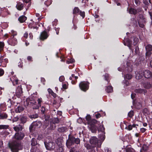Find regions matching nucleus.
I'll use <instances>...</instances> for the list:
<instances>
[{
	"label": "nucleus",
	"mask_w": 152,
	"mask_h": 152,
	"mask_svg": "<svg viewBox=\"0 0 152 152\" xmlns=\"http://www.w3.org/2000/svg\"><path fill=\"white\" fill-rule=\"evenodd\" d=\"M27 117L25 116H20V123L23 124L25 123L27 121Z\"/></svg>",
	"instance_id": "nucleus-27"
},
{
	"label": "nucleus",
	"mask_w": 152,
	"mask_h": 152,
	"mask_svg": "<svg viewBox=\"0 0 152 152\" xmlns=\"http://www.w3.org/2000/svg\"><path fill=\"white\" fill-rule=\"evenodd\" d=\"M126 152H135L134 150L132 148L127 147L126 148Z\"/></svg>",
	"instance_id": "nucleus-39"
},
{
	"label": "nucleus",
	"mask_w": 152,
	"mask_h": 152,
	"mask_svg": "<svg viewBox=\"0 0 152 152\" xmlns=\"http://www.w3.org/2000/svg\"><path fill=\"white\" fill-rule=\"evenodd\" d=\"M24 110V108L21 106L18 107L15 109V111L16 113H20Z\"/></svg>",
	"instance_id": "nucleus-33"
},
{
	"label": "nucleus",
	"mask_w": 152,
	"mask_h": 152,
	"mask_svg": "<svg viewBox=\"0 0 152 152\" xmlns=\"http://www.w3.org/2000/svg\"><path fill=\"white\" fill-rule=\"evenodd\" d=\"M31 22H30L28 25V26L29 28H35L37 27L36 25L37 23H38L37 22H35L31 20Z\"/></svg>",
	"instance_id": "nucleus-21"
},
{
	"label": "nucleus",
	"mask_w": 152,
	"mask_h": 152,
	"mask_svg": "<svg viewBox=\"0 0 152 152\" xmlns=\"http://www.w3.org/2000/svg\"><path fill=\"white\" fill-rule=\"evenodd\" d=\"M23 2L26 4L25 5V7L26 10H27L31 5V0H22Z\"/></svg>",
	"instance_id": "nucleus-22"
},
{
	"label": "nucleus",
	"mask_w": 152,
	"mask_h": 152,
	"mask_svg": "<svg viewBox=\"0 0 152 152\" xmlns=\"http://www.w3.org/2000/svg\"><path fill=\"white\" fill-rule=\"evenodd\" d=\"M80 140L78 138H75L73 137H71L69 138L67 141L66 145L68 146H70L74 143L79 144L80 143Z\"/></svg>",
	"instance_id": "nucleus-4"
},
{
	"label": "nucleus",
	"mask_w": 152,
	"mask_h": 152,
	"mask_svg": "<svg viewBox=\"0 0 152 152\" xmlns=\"http://www.w3.org/2000/svg\"><path fill=\"white\" fill-rule=\"evenodd\" d=\"M9 126L8 125H0V129H6L8 128Z\"/></svg>",
	"instance_id": "nucleus-41"
},
{
	"label": "nucleus",
	"mask_w": 152,
	"mask_h": 152,
	"mask_svg": "<svg viewBox=\"0 0 152 152\" xmlns=\"http://www.w3.org/2000/svg\"><path fill=\"white\" fill-rule=\"evenodd\" d=\"M104 128L103 127L102 125H101L99 126V127L98 129L99 132L100 133V132H104Z\"/></svg>",
	"instance_id": "nucleus-37"
},
{
	"label": "nucleus",
	"mask_w": 152,
	"mask_h": 152,
	"mask_svg": "<svg viewBox=\"0 0 152 152\" xmlns=\"http://www.w3.org/2000/svg\"><path fill=\"white\" fill-rule=\"evenodd\" d=\"M143 3L145 5H148L149 4L147 0L146 1L145 0H143Z\"/></svg>",
	"instance_id": "nucleus-64"
},
{
	"label": "nucleus",
	"mask_w": 152,
	"mask_h": 152,
	"mask_svg": "<svg viewBox=\"0 0 152 152\" xmlns=\"http://www.w3.org/2000/svg\"><path fill=\"white\" fill-rule=\"evenodd\" d=\"M38 117V115L37 114H35L34 115H31L29 117L31 118H37Z\"/></svg>",
	"instance_id": "nucleus-52"
},
{
	"label": "nucleus",
	"mask_w": 152,
	"mask_h": 152,
	"mask_svg": "<svg viewBox=\"0 0 152 152\" xmlns=\"http://www.w3.org/2000/svg\"><path fill=\"white\" fill-rule=\"evenodd\" d=\"M57 20H55L53 22V26L54 25H56V24L57 23Z\"/></svg>",
	"instance_id": "nucleus-62"
},
{
	"label": "nucleus",
	"mask_w": 152,
	"mask_h": 152,
	"mask_svg": "<svg viewBox=\"0 0 152 152\" xmlns=\"http://www.w3.org/2000/svg\"><path fill=\"white\" fill-rule=\"evenodd\" d=\"M4 73V70L1 68H0V76H2Z\"/></svg>",
	"instance_id": "nucleus-56"
},
{
	"label": "nucleus",
	"mask_w": 152,
	"mask_h": 152,
	"mask_svg": "<svg viewBox=\"0 0 152 152\" xmlns=\"http://www.w3.org/2000/svg\"><path fill=\"white\" fill-rule=\"evenodd\" d=\"M79 14L83 18L85 16V13L84 12H82L81 11H80L79 12Z\"/></svg>",
	"instance_id": "nucleus-48"
},
{
	"label": "nucleus",
	"mask_w": 152,
	"mask_h": 152,
	"mask_svg": "<svg viewBox=\"0 0 152 152\" xmlns=\"http://www.w3.org/2000/svg\"><path fill=\"white\" fill-rule=\"evenodd\" d=\"M37 101L38 102L37 104V105L34 107L33 109H38L41 106V103L42 102V98H40L38 99Z\"/></svg>",
	"instance_id": "nucleus-16"
},
{
	"label": "nucleus",
	"mask_w": 152,
	"mask_h": 152,
	"mask_svg": "<svg viewBox=\"0 0 152 152\" xmlns=\"http://www.w3.org/2000/svg\"><path fill=\"white\" fill-rule=\"evenodd\" d=\"M143 76L146 78H150L152 77V73L149 70L143 71Z\"/></svg>",
	"instance_id": "nucleus-10"
},
{
	"label": "nucleus",
	"mask_w": 152,
	"mask_h": 152,
	"mask_svg": "<svg viewBox=\"0 0 152 152\" xmlns=\"http://www.w3.org/2000/svg\"><path fill=\"white\" fill-rule=\"evenodd\" d=\"M58 131L60 132H65L68 131L67 129L65 127H62L59 128L58 129Z\"/></svg>",
	"instance_id": "nucleus-30"
},
{
	"label": "nucleus",
	"mask_w": 152,
	"mask_h": 152,
	"mask_svg": "<svg viewBox=\"0 0 152 152\" xmlns=\"http://www.w3.org/2000/svg\"><path fill=\"white\" fill-rule=\"evenodd\" d=\"M129 12L130 14H134L135 15L137 12V10L133 8H130L129 10Z\"/></svg>",
	"instance_id": "nucleus-34"
},
{
	"label": "nucleus",
	"mask_w": 152,
	"mask_h": 152,
	"mask_svg": "<svg viewBox=\"0 0 152 152\" xmlns=\"http://www.w3.org/2000/svg\"><path fill=\"white\" fill-rule=\"evenodd\" d=\"M14 130L16 132L21 131L23 129V127L20 125L14 127Z\"/></svg>",
	"instance_id": "nucleus-29"
},
{
	"label": "nucleus",
	"mask_w": 152,
	"mask_h": 152,
	"mask_svg": "<svg viewBox=\"0 0 152 152\" xmlns=\"http://www.w3.org/2000/svg\"><path fill=\"white\" fill-rule=\"evenodd\" d=\"M22 89L21 86H18L16 89V94L20 95L22 93Z\"/></svg>",
	"instance_id": "nucleus-31"
},
{
	"label": "nucleus",
	"mask_w": 152,
	"mask_h": 152,
	"mask_svg": "<svg viewBox=\"0 0 152 152\" xmlns=\"http://www.w3.org/2000/svg\"><path fill=\"white\" fill-rule=\"evenodd\" d=\"M146 51H151L152 50V45H148L145 47Z\"/></svg>",
	"instance_id": "nucleus-38"
},
{
	"label": "nucleus",
	"mask_w": 152,
	"mask_h": 152,
	"mask_svg": "<svg viewBox=\"0 0 152 152\" xmlns=\"http://www.w3.org/2000/svg\"><path fill=\"white\" fill-rule=\"evenodd\" d=\"M80 11L78 7H75L73 10V14H77Z\"/></svg>",
	"instance_id": "nucleus-40"
},
{
	"label": "nucleus",
	"mask_w": 152,
	"mask_h": 152,
	"mask_svg": "<svg viewBox=\"0 0 152 152\" xmlns=\"http://www.w3.org/2000/svg\"><path fill=\"white\" fill-rule=\"evenodd\" d=\"M12 152H18L22 148V146L18 141L12 142L9 145Z\"/></svg>",
	"instance_id": "nucleus-2"
},
{
	"label": "nucleus",
	"mask_w": 152,
	"mask_h": 152,
	"mask_svg": "<svg viewBox=\"0 0 152 152\" xmlns=\"http://www.w3.org/2000/svg\"><path fill=\"white\" fill-rule=\"evenodd\" d=\"M9 45L12 46H15L17 43V40L15 38H12L9 39L7 41Z\"/></svg>",
	"instance_id": "nucleus-11"
},
{
	"label": "nucleus",
	"mask_w": 152,
	"mask_h": 152,
	"mask_svg": "<svg viewBox=\"0 0 152 152\" xmlns=\"http://www.w3.org/2000/svg\"><path fill=\"white\" fill-rule=\"evenodd\" d=\"M128 115L130 117H132L133 115V111H131L128 113Z\"/></svg>",
	"instance_id": "nucleus-51"
},
{
	"label": "nucleus",
	"mask_w": 152,
	"mask_h": 152,
	"mask_svg": "<svg viewBox=\"0 0 152 152\" xmlns=\"http://www.w3.org/2000/svg\"><path fill=\"white\" fill-rule=\"evenodd\" d=\"M87 121L88 127L92 132H95L96 130L97 126L95 125L97 122L95 119H91L90 115H87L86 117Z\"/></svg>",
	"instance_id": "nucleus-1"
},
{
	"label": "nucleus",
	"mask_w": 152,
	"mask_h": 152,
	"mask_svg": "<svg viewBox=\"0 0 152 152\" xmlns=\"http://www.w3.org/2000/svg\"><path fill=\"white\" fill-rule=\"evenodd\" d=\"M7 102L8 103H9V104H7V105H9V107H10L12 104L11 99H9V100L7 101Z\"/></svg>",
	"instance_id": "nucleus-59"
},
{
	"label": "nucleus",
	"mask_w": 152,
	"mask_h": 152,
	"mask_svg": "<svg viewBox=\"0 0 152 152\" xmlns=\"http://www.w3.org/2000/svg\"><path fill=\"white\" fill-rule=\"evenodd\" d=\"M132 129V125H129L127 128V129L129 130H131Z\"/></svg>",
	"instance_id": "nucleus-60"
},
{
	"label": "nucleus",
	"mask_w": 152,
	"mask_h": 152,
	"mask_svg": "<svg viewBox=\"0 0 152 152\" xmlns=\"http://www.w3.org/2000/svg\"><path fill=\"white\" fill-rule=\"evenodd\" d=\"M75 61V60L74 59L72 58L67 61L66 63L68 64L69 63H72L74 62Z\"/></svg>",
	"instance_id": "nucleus-47"
},
{
	"label": "nucleus",
	"mask_w": 152,
	"mask_h": 152,
	"mask_svg": "<svg viewBox=\"0 0 152 152\" xmlns=\"http://www.w3.org/2000/svg\"><path fill=\"white\" fill-rule=\"evenodd\" d=\"M4 46V44L3 42H0V50H3Z\"/></svg>",
	"instance_id": "nucleus-50"
},
{
	"label": "nucleus",
	"mask_w": 152,
	"mask_h": 152,
	"mask_svg": "<svg viewBox=\"0 0 152 152\" xmlns=\"http://www.w3.org/2000/svg\"><path fill=\"white\" fill-rule=\"evenodd\" d=\"M46 111V109L44 106H42L41 108V111L43 113H44Z\"/></svg>",
	"instance_id": "nucleus-55"
},
{
	"label": "nucleus",
	"mask_w": 152,
	"mask_h": 152,
	"mask_svg": "<svg viewBox=\"0 0 152 152\" xmlns=\"http://www.w3.org/2000/svg\"><path fill=\"white\" fill-rule=\"evenodd\" d=\"M90 143L94 145V146H97L99 148L101 146L102 142L98 140L97 138L95 137H93L91 138L90 140Z\"/></svg>",
	"instance_id": "nucleus-5"
},
{
	"label": "nucleus",
	"mask_w": 152,
	"mask_h": 152,
	"mask_svg": "<svg viewBox=\"0 0 152 152\" xmlns=\"http://www.w3.org/2000/svg\"><path fill=\"white\" fill-rule=\"evenodd\" d=\"M44 143L46 148L48 150H51L55 148L54 144L51 142L47 143L45 142Z\"/></svg>",
	"instance_id": "nucleus-9"
},
{
	"label": "nucleus",
	"mask_w": 152,
	"mask_h": 152,
	"mask_svg": "<svg viewBox=\"0 0 152 152\" xmlns=\"http://www.w3.org/2000/svg\"><path fill=\"white\" fill-rule=\"evenodd\" d=\"M48 36V35L47 33L45 31H44L42 32L41 34L40 39L41 40H44L46 39Z\"/></svg>",
	"instance_id": "nucleus-17"
},
{
	"label": "nucleus",
	"mask_w": 152,
	"mask_h": 152,
	"mask_svg": "<svg viewBox=\"0 0 152 152\" xmlns=\"http://www.w3.org/2000/svg\"><path fill=\"white\" fill-rule=\"evenodd\" d=\"M64 77L63 76H61L59 78V80L60 82H62L64 80Z\"/></svg>",
	"instance_id": "nucleus-53"
},
{
	"label": "nucleus",
	"mask_w": 152,
	"mask_h": 152,
	"mask_svg": "<svg viewBox=\"0 0 152 152\" xmlns=\"http://www.w3.org/2000/svg\"><path fill=\"white\" fill-rule=\"evenodd\" d=\"M143 72L142 70L139 71L137 72H135L136 76L135 77L136 79H140L143 77Z\"/></svg>",
	"instance_id": "nucleus-14"
},
{
	"label": "nucleus",
	"mask_w": 152,
	"mask_h": 152,
	"mask_svg": "<svg viewBox=\"0 0 152 152\" xmlns=\"http://www.w3.org/2000/svg\"><path fill=\"white\" fill-rule=\"evenodd\" d=\"M136 96V94L134 93H132V94L131 95V98L132 99H134Z\"/></svg>",
	"instance_id": "nucleus-61"
},
{
	"label": "nucleus",
	"mask_w": 152,
	"mask_h": 152,
	"mask_svg": "<svg viewBox=\"0 0 152 152\" xmlns=\"http://www.w3.org/2000/svg\"><path fill=\"white\" fill-rule=\"evenodd\" d=\"M7 115L5 113H4L0 114V119H4L7 118Z\"/></svg>",
	"instance_id": "nucleus-35"
},
{
	"label": "nucleus",
	"mask_w": 152,
	"mask_h": 152,
	"mask_svg": "<svg viewBox=\"0 0 152 152\" xmlns=\"http://www.w3.org/2000/svg\"><path fill=\"white\" fill-rule=\"evenodd\" d=\"M142 86L143 87L145 88L148 89L151 87V85L150 83L147 82L143 83Z\"/></svg>",
	"instance_id": "nucleus-25"
},
{
	"label": "nucleus",
	"mask_w": 152,
	"mask_h": 152,
	"mask_svg": "<svg viewBox=\"0 0 152 152\" xmlns=\"http://www.w3.org/2000/svg\"><path fill=\"white\" fill-rule=\"evenodd\" d=\"M10 34L12 35V36L11 37H12V38H15L14 37V36L16 35L17 34L16 32L14 31L13 30H12L11 31V33H10Z\"/></svg>",
	"instance_id": "nucleus-43"
},
{
	"label": "nucleus",
	"mask_w": 152,
	"mask_h": 152,
	"mask_svg": "<svg viewBox=\"0 0 152 152\" xmlns=\"http://www.w3.org/2000/svg\"><path fill=\"white\" fill-rule=\"evenodd\" d=\"M41 126L40 122H35L33 123L31 125L32 128H39Z\"/></svg>",
	"instance_id": "nucleus-19"
},
{
	"label": "nucleus",
	"mask_w": 152,
	"mask_h": 152,
	"mask_svg": "<svg viewBox=\"0 0 152 152\" xmlns=\"http://www.w3.org/2000/svg\"><path fill=\"white\" fill-rule=\"evenodd\" d=\"M10 80L13 85H15L18 83V80L16 77L14 76L11 78Z\"/></svg>",
	"instance_id": "nucleus-23"
},
{
	"label": "nucleus",
	"mask_w": 152,
	"mask_h": 152,
	"mask_svg": "<svg viewBox=\"0 0 152 152\" xmlns=\"http://www.w3.org/2000/svg\"><path fill=\"white\" fill-rule=\"evenodd\" d=\"M24 136V134L21 132L16 133L15 134L14 138L18 140H21L23 138Z\"/></svg>",
	"instance_id": "nucleus-12"
},
{
	"label": "nucleus",
	"mask_w": 152,
	"mask_h": 152,
	"mask_svg": "<svg viewBox=\"0 0 152 152\" xmlns=\"http://www.w3.org/2000/svg\"><path fill=\"white\" fill-rule=\"evenodd\" d=\"M41 15V14L37 13L36 14V16L37 17H38L37 19L38 20V21H39L40 20H41L42 18H41L40 17Z\"/></svg>",
	"instance_id": "nucleus-45"
},
{
	"label": "nucleus",
	"mask_w": 152,
	"mask_h": 152,
	"mask_svg": "<svg viewBox=\"0 0 152 152\" xmlns=\"http://www.w3.org/2000/svg\"><path fill=\"white\" fill-rule=\"evenodd\" d=\"M105 91L108 93H111L113 91V88L111 86H108L106 87Z\"/></svg>",
	"instance_id": "nucleus-32"
},
{
	"label": "nucleus",
	"mask_w": 152,
	"mask_h": 152,
	"mask_svg": "<svg viewBox=\"0 0 152 152\" xmlns=\"http://www.w3.org/2000/svg\"><path fill=\"white\" fill-rule=\"evenodd\" d=\"M16 7L18 10H20L23 9L24 7L23 3L21 2H18L17 3Z\"/></svg>",
	"instance_id": "nucleus-24"
},
{
	"label": "nucleus",
	"mask_w": 152,
	"mask_h": 152,
	"mask_svg": "<svg viewBox=\"0 0 152 152\" xmlns=\"http://www.w3.org/2000/svg\"><path fill=\"white\" fill-rule=\"evenodd\" d=\"M86 147L87 149H91V152H95V149H94L93 148H91V147H90L89 145L88 144L86 145Z\"/></svg>",
	"instance_id": "nucleus-46"
},
{
	"label": "nucleus",
	"mask_w": 152,
	"mask_h": 152,
	"mask_svg": "<svg viewBox=\"0 0 152 152\" xmlns=\"http://www.w3.org/2000/svg\"><path fill=\"white\" fill-rule=\"evenodd\" d=\"M134 92L137 93H143L145 94L147 93V91L145 89H141V88H138L134 90Z\"/></svg>",
	"instance_id": "nucleus-18"
},
{
	"label": "nucleus",
	"mask_w": 152,
	"mask_h": 152,
	"mask_svg": "<svg viewBox=\"0 0 152 152\" xmlns=\"http://www.w3.org/2000/svg\"><path fill=\"white\" fill-rule=\"evenodd\" d=\"M147 52L146 53V55L147 56H149L151 54V51H146Z\"/></svg>",
	"instance_id": "nucleus-57"
},
{
	"label": "nucleus",
	"mask_w": 152,
	"mask_h": 152,
	"mask_svg": "<svg viewBox=\"0 0 152 152\" xmlns=\"http://www.w3.org/2000/svg\"><path fill=\"white\" fill-rule=\"evenodd\" d=\"M89 84V83L88 82H81L79 86L81 90L85 91L88 89Z\"/></svg>",
	"instance_id": "nucleus-6"
},
{
	"label": "nucleus",
	"mask_w": 152,
	"mask_h": 152,
	"mask_svg": "<svg viewBox=\"0 0 152 152\" xmlns=\"http://www.w3.org/2000/svg\"><path fill=\"white\" fill-rule=\"evenodd\" d=\"M27 19V18L25 16L22 15L20 17L18 20L21 23L24 22Z\"/></svg>",
	"instance_id": "nucleus-26"
},
{
	"label": "nucleus",
	"mask_w": 152,
	"mask_h": 152,
	"mask_svg": "<svg viewBox=\"0 0 152 152\" xmlns=\"http://www.w3.org/2000/svg\"><path fill=\"white\" fill-rule=\"evenodd\" d=\"M6 11V9L5 8H1L0 7V16L1 15L3 16H4V15L3 14V12Z\"/></svg>",
	"instance_id": "nucleus-44"
},
{
	"label": "nucleus",
	"mask_w": 152,
	"mask_h": 152,
	"mask_svg": "<svg viewBox=\"0 0 152 152\" xmlns=\"http://www.w3.org/2000/svg\"><path fill=\"white\" fill-rule=\"evenodd\" d=\"M104 79L105 80L108 81V77H109V75L107 74H105V75H104Z\"/></svg>",
	"instance_id": "nucleus-54"
},
{
	"label": "nucleus",
	"mask_w": 152,
	"mask_h": 152,
	"mask_svg": "<svg viewBox=\"0 0 152 152\" xmlns=\"http://www.w3.org/2000/svg\"><path fill=\"white\" fill-rule=\"evenodd\" d=\"M26 102L28 103L27 105L31 104L33 106V107L35 105H37V103L35 100H31L29 98H28L26 99Z\"/></svg>",
	"instance_id": "nucleus-15"
},
{
	"label": "nucleus",
	"mask_w": 152,
	"mask_h": 152,
	"mask_svg": "<svg viewBox=\"0 0 152 152\" xmlns=\"http://www.w3.org/2000/svg\"><path fill=\"white\" fill-rule=\"evenodd\" d=\"M138 39L137 37H134L131 38V40H130L129 39H125L124 44L125 45L128 46L129 49H131V47L132 45H136L138 43Z\"/></svg>",
	"instance_id": "nucleus-3"
},
{
	"label": "nucleus",
	"mask_w": 152,
	"mask_h": 152,
	"mask_svg": "<svg viewBox=\"0 0 152 152\" xmlns=\"http://www.w3.org/2000/svg\"><path fill=\"white\" fill-rule=\"evenodd\" d=\"M125 66L124 67H123L122 68H121L120 67H119L118 68V71H122L123 72L124 70V71H127L128 72H131L132 70V65H131V64L129 62H127L126 63V68L125 67Z\"/></svg>",
	"instance_id": "nucleus-7"
},
{
	"label": "nucleus",
	"mask_w": 152,
	"mask_h": 152,
	"mask_svg": "<svg viewBox=\"0 0 152 152\" xmlns=\"http://www.w3.org/2000/svg\"><path fill=\"white\" fill-rule=\"evenodd\" d=\"M106 152H111V150L107 148H106L105 149Z\"/></svg>",
	"instance_id": "nucleus-63"
},
{
	"label": "nucleus",
	"mask_w": 152,
	"mask_h": 152,
	"mask_svg": "<svg viewBox=\"0 0 152 152\" xmlns=\"http://www.w3.org/2000/svg\"><path fill=\"white\" fill-rule=\"evenodd\" d=\"M132 77V75L131 74H127L124 75V78L129 80L131 79Z\"/></svg>",
	"instance_id": "nucleus-36"
},
{
	"label": "nucleus",
	"mask_w": 152,
	"mask_h": 152,
	"mask_svg": "<svg viewBox=\"0 0 152 152\" xmlns=\"http://www.w3.org/2000/svg\"><path fill=\"white\" fill-rule=\"evenodd\" d=\"M78 78V77L76 76L74 74H72V76L69 77V79L72 80V83L74 84L75 83L74 80H76Z\"/></svg>",
	"instance_id": "nucleus-28"
},
{
	"label": "nucleus",
	"mask_w": 152,
	"mask_h": 152,
	"mask_svg": "<svg viewBox=\"0 0 152 152\" xmlns=\"http://www.w3.org/2000/svg\"><path fill=\"white\" fill-rule=\"evenodd\" d=\"M7 62V59L4 58V57L2 56H0V67H6Z\"/></svg>",
	"instance_id": "nucleus-8"
},
{
	"label": "nucleus",
	"mask_w": 152,
	"mask_h": 152,
	"mask_svg": "<svg viewBox=\"0 0 152 152\" xmlns=\"http://www.w3.org/2000/svg\"><path fill=\"white\" fill-rule=\"evenodd\" d=\"M99 133V137L100 140L99 141H101L102 142L105 138V132H100Z\"/></svg>",
	"instance_id": "nucleus-20"
},
{
	"label": "nucleus",
	"mask_w": 152,
	"mask_h": 152,
	"mask_svg": "<svg viewBox=\"0 0 152 152\" xmlns=\"http://www.w3.org/2000/svg\"><path fill=\"white\" fill-rule=\"evenodd\" d=\"M51 3V0H47L46 1H45V4L47 6H48Z\"/></svg>",
	"instance_id": "nucleus-49"
},
{
	"label": "nucleus",
	"mask_w": 152,
	"mask_h": 152,
	"mask_svg": "<svg viewBox=\"0 0 152 152\" xmlns=\"http://www.w3.org/2000/svg\"><path fill=\"white\" fill-rule=\"evenodd\" d=\"M123 83L124 86H128L129 84V81L126 80H124L123 81Z\"/></svg>",
	"instance_id": "nucleus-42"
},
{
	"label": "nucleus",
	"mask_w": 152,
	"mask_h": 152,
	"mask_svg": "<svg viewBox=\"0 0 152 152\" xmlns=\"http://www.w3.org/2000/svg\"><path fill=\"white\" fill-rule=\"evenodd\" d=\"M146 19L143 17H142V18L139 20L138 22L140 27L142 28L144 27V24L146 22Z\"/></svg>",
	"instance_id": "nucleus-13"
},
{
	"label": "nucleus",
	"mask_w": 152,
	"mask_h": 152,
	"mask_svg": "<svg viewBox=\"0 0 152 152\" xmlns=\"http://www.w3.org/2000/svg\"><path fill=\"white\" fill-rule=\"evenodd\" d=\"M135 2L137 5H139L140 3V2L139 0H134Z\"/></svg>",
	"instance_id": "nucleus-58"
}]
</instances>
